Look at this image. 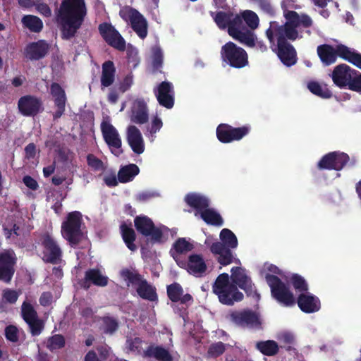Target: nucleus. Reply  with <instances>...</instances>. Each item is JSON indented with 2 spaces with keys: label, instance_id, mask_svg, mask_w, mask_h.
Wrapping results in <instances>:
<instances>
[{
  "label": "nucleus",
  "instance_id": "obj_1",
  "mask_svg": "<svg viewBox=\"0 0 361 361\" xmlns=\"http://www.w3.org/2000/svg\"><path fill=\"white\" fill-rule=\"evenodd\" d=\"M286 22L281 25L274 23L266 30L269 42L274 45L277 42L276 54L283 65L290 67L297 63V52L288 40L295 41L301 38L298 28H310L313 25L312 19L305 13L298 14L295 11H288L284 13Z\"/></svg>",
  "mask_w": 361,
  "mask_h": 361
},
{
  "label": "nucleus",
  "instance_id": "obj_2",
  "mask_svg": "<svg viewBox=\"0 0 361 361\" xmlns=\"http://www.w3.org/2000/svg\"><path fill=\"white\" fill-rule=\"evenodd\" d=\"M231 279L227 273L219 274L216 279L212 290L221 303L226 305H233L235 302H240L243 299V294L238 290L237 286L243 290L248 297L257 300L259 299V294L257 292L255 284L251 278L247 274L245 269L240 267H233L231 270Z\"/></svg>",
  "mask_w": 361,
  "mask_h": 361
},
{
  "label": "nucleus",
  "instance_id": "obj_3",
  "mask_svg": "<svg viewBox=\"0 0 361 361\" xmlns=\"http://www.w3.org/2000/svg\"><path fill=\"white\" fill-rule=\"evenodd\" d=\"M87 15L85 0H62L59 11L61 38L70 39L80 28Z\"/></svg>",
  "mask_w": 361,
  "mask_h": 361
},
{
  "label": "nucleus",
  "instance_id": "obj_4",
  "mask_svg": "<svg viewBox=\"0 0 361 361\" xmlns=\"http://www.w3.org/2000/svg\"><path fill=\"white\" fill-rule=\"evenodd\" d=\"M82 223L81 213L74 211L68 213L61 224V235L71 247L77 246L84 238L81 230Z\"/></svg>",
  "mask_w": 361,
  "mask_h": 361
},
{
  "label": "nucleus",
  "instance_id": "obj_5",
  "mask_svg": "<svg viewBox=\"0 0 361 361\" xmlns=\"http://www.w3.org/2000/svg\"><path fill=\"white\" fill-rule=\"evenodd\" d=\"M220 54L222 62L231 68L240 69L249 64L247 51L233 42L223 45Z\"/></svg>",
  "mask_w": 361,
  "mask_h": 361
},
{
  "label": "nucleus",
  "instance_id": "obj_6",
  "mask_svg": "<svg viewBox=\"0 0 361 361\" xmlns=\"http://www.w3.org/2000/svg\"><path fill=\"white\" fill-rule=\"evenodd\" d=\"M266 281L271 289V294L273 298L277 302L289 307L295 305V300L293 293L289 287L285 284L279 277L276 275L267 274Z\"/></svg>",
  "mask_w": 361,
  "mask_h": 361
},
{
  "label": "nucleus",
  "instance_id": "obj_7",
  "mask_svg": "<svg viewBox=\"0 0 361 361\" xmlns=\"http://www.w3.org/2000/svg\"><path fill=\"white\" fill-rule=\"evenodd\" d=\"M134 225L139 233L145 237H149V240L152 244H160L164 242L161 228L157 227L147 216H137L134 219Z\"/></svg>",
  "mask_w": 361,
  "mask_h": 361
},
{
  "label": "nucleus",
  "instance_id": "obj_8",
  "mask_svg": "<svg viewBox=\"0 0 361 361\" xmlns=\"http://www.w3.org/2000/svg\"><path fill=\"white\" fill-rule=\"evenodd\" d=\"M121 18L129 22L133 31L141 39H145L147 35V22L144 16L136 9L132 7H125L120 10Z\"/></svg>",
  "mask_w": 361,
  "mask_h": 361
},
{
  "label": "nucleus",
  "instance_id": "obj_9",
  "mask_svg": "<svg viewBox=\"0 0 361 361\" xmlns=\"http://www.w3.org/2000/svg\"><path fill=\"white\" fill-rule=\"evenodd\" d=\"M229 320L235 326L251 329H261L262 322L259 315L250 310H235L228 315Z\"/></svg>",
  "mask_w": 361,
  "mask_h": 361
},
{
  "label": "nucleus",
  "instance_id": "obj_10",
  "mask_svg": "<svg viewBox=\"0 0 361 361\" xmlns=\"http://www.w3.org/2000/svg\"><path fill=\"white\" fill-rule=\"evenodd\" d=\"M250 130L248 125L235 128L226 123H221L217 126L216 133L221 143H231L243 139L249 134Z\"/></svg>",
  "mask_w": 361,
  "mask_h": 361
},
{
  "label": "nucleus",
  "instance_id": "obj_11",
  "mask_svg": "<svg viewBox=\"0 0 361 361\" xmlns=\"http://www.w3.org/2000/svg\"><path fill=\"white\" fill-rule=\"evenodd\" d=\"M98 30L104 40L109 46L120 51L126 50V40L111 23H102L99 24Z\"/></svg>",
  "mask_w": 361,
  "mask_h": 361
},
{
  "label": "nucleus",
  "instance_id": "obj_12",
  "mask_svg": "<svg viewBox=\"0 0 361 361\" xmlns=\"http://www.w3.org/2000/svg\"><path fill=\"white\" fill-rule=\"evenodd\" d=\"M349 156L344 152L334 151L324 155L317 163L319 170L341 171L349 161Z\"/></svg>",
  "mask_w": 361,
  "mask_h": 361
},
{
  "label": "nucleus",
  "instance_id": "obj_13",
  "mask_svg": "<svg viewBox=\"0 0 361 361\" xmlns=\"http://www.w3.org/2000/svg\"><path fill=\"white\" fill-rule=\"evenodd\" d=\"M101 130L111 152L116 157L120 156L123 151L121 149L122 141L118 130L113 125L105 121L101 124Z\"/></svg>",
  "mask_w": 361,
  "mask_h": 361
},
{
  "label": "nucleus",
  "instance_id": "obj_14",
  "mask_svg": "<svg viewBox=\"0 0 361 361\" xmlns=\"http://www.w3.org/2000/svg\"><path fill=\"white\" fill-rule=\"evenodd\" d=\"M159 104L171 109L175 104V92L173 84L169 81L160 82L153 90Z\"/></svg>",
  "mask_w": 361,
  "mask_h": 361
},
{
  "label": "nucleus",
  "instance_id": "obj_15",
  "mask_svg": "<svg viewBox=\"0 0 361 361\" xmlns=\"http://www.w3.org/2000/svg\"><path fill=\"white\" fill-rule=\"evenodd\" d=\"M41 245L44 249V257L47 262L55 264L59 262L62 251L54 238L46 233L41 237Z\"/></svg>",
  "mask_w": 361,
  "mask_h": 361
},
{
  "label": "nucleus",
  "instance_id": "obj_16",
  "mask_svg": "<svg viewBox=\"0 0 361 361\" xmlns=\"http://www.w3.org/2000/svg\"><path fill=\"white\" fill-rule=\"evenodd\" d=\"M19 112L24 116L34 117L43 110L41 99L33 95L21 97L18 102Z\"/></svg>",
  "mask_w": 361,
  "mask_h": 361
},
{
  "label": "nucleus",
  "instance_id": "obj_17",
  "mask_svg": "<svg viewBox=\"0 0 361 361\" xmlns=\"http://www.w3.org/2000/svg\"><path fill=\"white\" fill-rule=\"evenodd\" d=\"M16 257L13 251L0 253V281L9 283L14 274Z\"/></svg>",
  "mask_w": 361,
  "mask_h": 361
},
{
  "label": "nucleus",
  "instance_id": "obj_18",
  "mask_svg": "<svg viewBox=\"0 0 361 361\" xmlns=\"http://www.w3.org/2000/svg\"><path fill=\"white\" fill-rule=\"evenodd\" d=\"M210 16L212 17L217 27L221 30L227 28L228 33L231 27H236L240 24V19L238 16L230 11H210Z\"/></svg>",
  "mask_w": 361,
  "mask_h": 361
},
{
  "label": "nucleus",
  "instance_id": "obj_19",
  "mask_svg": "<svg viewBox=\"0 0 361 361\" xmlns=\"http://www.w3.org/2000/svg\"><path fill=\"white\" fill-rule=\"evenodd\" d=\"M232 249L233 248L224 247V245L221 244L220 242H214L209 247L210 252L214 256H216L218 263L224 267L233 262L240 263L239 259L234 257Z\"/></svg>",
  "mask_w": 361,
  "mask_h": 361
},
{
  "label": "nucleus",
  "instance_id": "obj_20",
  "mask_svg": "<svg viewBox=\"0 0 361 361\" xmlns=\"http://www.w3.org/2000/svg\"><path fill=\"white\" fill-rule=\"evenodd\" d=\"M357 71L351 68L345 63H341L334 67L331 75L334 83L340 88L346 87L351 76L355 75Z\"/></svg>",
  "mask_w": 361,
  "mask_h": 361
},
{
  "label": "nucleus",
  "instance_id": "obj_21",
  "mask_svg": "<svg viewBox=\"0 0 361 361\" xmlns=\"http://www.w3.org/2000/svg\"><path fill=\"white\" fill-rule=\"evenodd\" d=\"M49 44L43 39L30 42L25 48V56L31 61H38L44 58L49 53Z\"/></svg>",
  "mask_w": 361,
  "mask_h": 361
},
{
  "label": "nucleus",
  "instance_id": "obj_22",
  "mask_svg": "<svg viewBox=\"0 0 361 361\" xmlns=\"http://www.w3.org/2000/svg\"><path fill=\"white\" fill-rule=\"evenodd\" d=\"M50 94L54 97L56 111L53 114V118L56 120L61 117L66 109L67 101L65 90L57 82H52L50 86Z\"/></svg>",
  "mask_w": 361,
  "mask_h": 361
},
{
  "label": "nucleus",
  "instance_id": "obj_23",
  "mask_svg": "<svg viewBox=\"0 0 361 361\" xmlns=\"http://www.w3.org/2000/svg\"><path fill=\"white\" fill-rule=\"evenodd\" d=\"M130 120L132 123L142 125L149 121V109L143 99H137L130 109Z\"/></svg>",
  "mask_w": 361,
  "mask_h": 361
},
{
  "label": "nucleus",
  "instance_id": "obj_24",
  "mask_svg": "<svg viewBox=\"0 0 361 361\" xmlns=\"http://www.w3.org/2000/svg\"><path fill=\"white\" fill-rule=\"evenodd\" d=\"M241 23L236 27H231L229 35L235 40L238 41L241 44L248 47H254L256 46L257 37L252 30L246 27H240Z\"/></svg>",
  "mask_w": 361,
  "mask_h": 361
},
{
  "label": "nucleus",
  "instance_id": "obj_25",
  "mask_svg": "<svg viewBox=\"0 0 361 361\" xmlns=\"http://www.w3.org/2000/svg\"><path fill=\"white\" fill-rule=\"evenodd\" d=\"M297 304L300 310L307 314L317 312L321 308L319 298L308 292L300 293L298 296Z\"/></svg>",
  "mask_w": 361,
  "mask_h": 361
},
{
  "label": "nucleus",
  "instance_id": "obj_26",
  "mask_svg": "<svg viewBox=\"0 0 361 361\" xmlns=\"http://www.w3.org/2000/svg\"><path fill=\"white\" fill-rule=\"evenodd\" d=\"M127 142L134 153L140 154L144 152V140L140 130L135 126L128 127Z\"/></svg>",
  "mask_w": 361,
  "mask_h": 361
},
{
  "label": "nucleus",
  "instance_id": "obj_27",
  "mask_svg": "<svg viewBox=\"0 0 361 361\" xmlns=\"http://www.w3.org/2000/svg\"><path fill=\"white\" fill-rule=\"evenodd\" d=\"M183 267H187L188 271L195 276H202L207 269L204 258L199 254L190 255Z\"/></svg>",
  "mask_w": 361,
  "mask_h": 361
},
{
  "label": "nucleus",
  "instance_id": "obj_28",
  "mask_svg": "<svg viewBox=\"0 0 361 361\" xmlns=\"http://www.w3.org/2000/svg\"><path fill=\"white\" fill-rule=\"evenodd\" d=\"M166 293L169 299L173 302H180L181 304H187L193 300L190 294H183L182 286L177 282L166 286Z\"/></svg>",
  "mask_w": 361,
  "mask_h": 361
},
{
  "label": "nucleus",
  "instance_id": "obj_29",
  "mask_svg": "<svg viewBox=\"0 0 361 361\" xmlns=\"http://www.w3.org/2000/svg\"><path fill=\"white\" fill-rule=\"evenodd\" d=\"M193 248V245L187 241L185 238H179L173 243L170 254L177 264L180 267H183L185 265V262L179 260L180 255L191 251Z\"/></svg>",
  "mask_w": 361,
  "mask_h": 361
},
{
  "label": "nucleus",
  "instance_id": "obj_30",
  "mask_svg": "<svg viewBox=\"0 0 361 361\" xmlns=\"http://www.w3.org/2000/svg\"><path fill=\"white\" fill-rule=\"evenodd\" d=\"M184 200L188 206L196 210L195 216H197V212L200 214L202 211L209 207V199L198 193H188L185 196Z\"/></svg>",
  "mask_w": 361,
  "mask_h": 361
},
{
  "label": "nucleus",
  "instance_id": "obj_31",
  "mask_svg": "<svg viewBox=\"0 0 361 361\" xmlns=\"http://www.w3.org/2000/svg\"><path fill=\"white\" fill-rule=\"evenodd\" d=\"M133 83V75H127L119 83L118 87H114L109 90L108 101L111 104H116L118 100L120 93H124L128 91L132 86Z\"/></svg>",
  "mask_w": 361,
  "mask_h": 361
},
{
  "label": "nucleus",
  "instance_id": "obj_32",
  "mask_svg": "<svg viewBox=\"0 0 361 361\" xmlns=\"http://www.w3.org/2000/svg\"><path fill=\"white\" fill-rule=\"evenodd\" d=\"M100 78L102 88L110 87L115 81L116 68L111 61H106L102 64Z\"/></svg>",
  "mask_w": 361,
  "mask_h": 361
},
{
  "label": "nucleus",
  "instance_id": "obj_33",
  "mask_svg": "<svg viewBox=\"0 0 361 361\" xmlns=\"http://www.w3.org/2000/svg\"><path fill=\"white\" fill-rule=\"evenodd\" d=\"M317 54L325 66H330L336 61V48L327 44L317 47Z\"/></svg>",
  "mask_w": 361,
  "mask_h": 361
},
{
  "label": "nucleus",
  "instance_id": "obj_34",
  "mask_svg": "<svg viewBox=\"0 0 361 361\" xmlns=\"http://www.w3.org/2000/svg\"><path fill=\"white\" fill-rule=\"evenodd\" d=\"M136 291L138 295L144 300L152 302L158 300L156 288L149 284L146 279L141 281L140 283L137 286Z\"/></svg>",
  "mask_w": 361,
  "mask_h": 361
},
{
  "label": "nucleus",
  "instance_id": "obj_35",
  "mask_svg": "<svg viewBox=\"0 0 361 361\" xmlns=\"http://www.w3.org/2000/svg\"><path fill=\"white\" fill-rule=\"evenodd\" d=\"M139 172L140 169L135 164L122 166L118 172V180L122 183L132 181Z\"/></svg>",
  "mask_w": 361,
  "mask_h": 361
},
{
  "label": "nucleus",
  "instance_id": "obj_36",
  "mask_svg": "<svg viewBox=\"0 0 361 361\" xmlns=\"http://www.w3.org/2000/svg\"><path fill=\"white\" fill-rule=\"evenodd\" d=\"M145 356L154 357L159 361H172L173 357L168 350L161 346L149 345L145 352Z\"/></svg>",
  "mask_w": 361,
  "mask_h": 361
},
{
  "label": "nucleus",
  "instance_id": "obj_37",
  "mask_svg": "<svg viewBox=\"0 0 361 361\" xmlns=\"http://www.w3.org/2000/svg\"><path fill=\"white\" fill-rule=\"evenodd\" d=\"M202 219L209 225L220 227L224 224V219L214 209L207 207L200 213Z\"/></svg>",
  "mask_w": 361,
  "mask_h": 361
},
{
  "label": "nucleus",
  "instance_id": "obj_38",
  "mask_svg": "<svg viewBox=\"0 0 361 361\" xmlns=\"http://www.w3.org/2000/svg\"><path fill=\"white\" fill-rule=\"evenodd\" d=\"M236 16H238L241 20V25L240 27H245L243 24V22H245L247 27L252 30L258 27L259 20L258 16L254 11L251 10H245L240 14H236Z\"/></svg>",
  "mask_w": 361,
  "mask_h": 361
},
{
  "label": "nucleus",
  "instance_id": "obj_39",
  "mask_svg": "<svg viewBox=\"0 0 361 361\" xmlns=\"http://www.w3.org/2000/svg\"><path fill=\"white\" fill-rule=\"evenodd\" d=\"M85 279L97 286L104 287L108 284L109 279L104 276L98 269H89L85 271Z\"/></svg>",
  "mask_w": 361,
  "mask_h": 361
},
{
  "label": "nucleus",
  "instance_id": "obj_40",
  "mask_svg": "<svg viewBox=\"0 0 361 361\" xmlns=\"http://www.w3.org/2000/svg\"><path fill=\"white\" fill-rule=\"evenodd\" d=\"M120 228L123 240L127 247L131 251L136 250L137 246L134 243L136 234L133 228L127 226L125 223L121 225Z\"/></svg>",
  "mask_w": 361,
  "mask_h": 361
},
{
  "label": "nucleus",
  "instance_id": "obj_41",
  "mask_svg": "<svg viewBox=\"0 0 361 361\" xmlns=\"http://www.w3.org/2000/svg\"><path fill=\"white\" fill-rule=\"evenodd\" d=\"M21 21L23 27L32 32H39L43 28L42 20L36 16L25 15L22 18Z\"/></svg>",
  "mask_w": 361,
  "mask_h": 361
},
{
  "label": "nucleus",
  "instance_id": "obj_42",
  "mask_svg": "<svg viewBox=\"0 0 361 361\" xmlns=\"http://www.w3.org/2000/svg\"><path fill=\"white\" fill-rule=\"evenodd\" d=\"M256 348L263 355L267 356L276 355L279 350L278 343L273 340L259 341L256 344Z\"/></svg>",
  "mask_w": 361,
  "mask_h": 361
},
{
  "label": "nucleus",
  "instance_id": "obj_43",
  "mask_svg": "<svg viewBox=\"0 0 361 361\" xmlns=\"http://www.w3.org/2000/svg\"><path fill=\"white\" fill-rule=\"evenodd\" d=\"M219 238L221 244L224 247L235 249L238 247V242L236 235L228 228H224L221 231Z\"/></svg>",
  "mask_w": 361,
  "mask_h": 361
},
{
  "label": "nucleus",
  "instance_id": "obj_44",
  "mask_svg": "<svg viewBox=\"0 0 361 361\" xmlns=\"http://www.w3.org/2000/svg\"><path fill=\"white\" fill-rule=\"evenodd\" d=\"M308 90L314 94L323 99H329L332 97V92L327 87H323L318 82L311 81L307 84Z\"/></svg>",
  "mask_w": 361,
  "mask_h": 361
},
{
  "label": "nucleus",
  "instance_id": "obj_45",
  "mask_svg": "<svg viewBox=\"0 0 361 361\" xmlns=\"http://www.w3.org/2000/svg\"><path fill=\"white\" fill-rule=\"evenodd\" d=\"M121 276L124 280L128 281L133 285L138 286L141 281L144 280L142 276L135 270L128 268L123 269L121 271Z\"/></svg>",
  "mask_w": 361,
  "mask_h": 361
},
{
  "label": "nucleus",
  "instance_id": "obj_46",
  "mask_svg": "<svg viewBox=\"0 0 361 361\" xmlns=\"http://www.w3.org/2000/svg\"><path fill=\"white\" fill-rule=\"evenodd\" d=\"M66 345V340L61 334H54L48 338L47 348L50 351L63 348Z\"/></svg>",
  "mask_w": 361,
  "mask_h": 361
},
{
  "label": "nucleus",
  "instance_id": "obj_47",
  "mask_svg": "<svg viewBox=\"0 0 361 361\" xmlns=\"http://www.w3.org/2000/svg\"><path fill=\"white\" fill-rule=\"evenodd\" d=\"M290 282L295 290L300 293H305L308 290V285L305 279L298 274H293L290 278Z\"/></svg>",
  "mask_w": 361,
  "mask_h": 361
},
{
  "label": "nucleus",
  "instance_id": "obj_48",
  "mask_svg": "<svg viewBox=\"0 0 361 361\" xmlns=\"http://www.w3.org/2000/svg\"><path fill=\"white\" fill-rule=\"evenodd\" d=\"M21 315L25 322L38 317L37 312L34 307L26 301H24L22 304Z\"/></svg>",
  "mask_w": 361,
  "mask_h": 361
},
{
  "label": "nucleus",
  "instance_id": "obj_49",
  "mask_svg": "<svg viewBox=\"0 0 361 361\" xmlns=\"http://www.w3.org/2000/svg\"><path fill=\"white\" fill-rule=\"evenodd\" d=\"M335 48L336 58L338 56L342 59L348 61L349 63H350L356 52L355 51L342 44L336 45Z\"/></svg>",
  "mask_w": 361,
  "mask_h": 361
},
{
  "label": "nucleus",
  "instance_id": "obj_50",
  "mask_svg": "<svg viewBox=\"0 0 361 361\" xmlns=\"http://www.w3.org/2000/svg\"><path fill=\"white\" fill-rule=\"evenodd\" d=\"M163 65V53L160 47H155L152 49V68L154 72L159 71Z\"/></svg>",
  "mask_w": 361,
  "mask_h": 361
},
{
  "label": "nucleus",
  "instance_id": "obj_51",
  "mask_svg": "<svg viewBox=\"0 0 361 361\" xmlns=\"http://www.w3.org/2000/svg\"><path fill=\"white\" fill-rule=\"evenodd\" d=\"M26 323L30 328V334L33 336H37L41 334L44 328V321L38 317H37V319L30 320Z\"/></svg>",
  "mask_w": 361,
  "mask_h": 361
},
{
  "label": "nucleus",
  "instance_id": "obj_52",
  "mask_svg": "<svg viewBox=\"0 0 361 361\" xmlns=\"http://www.w3.org/2000/svg\"><path fill=\"white\" fill-rule=\"evenodd\" d=\"M226 350L225 344L219 341L212 343L208 349L207 353L212 357H217L221 355Z\"/></svg>",
  "mask_w": 361,
  "mask_h": 361
},
{
  "label": "nucleus",
  "instance_id": "obj_53",
  "mask_svg": "<svg viewBox=\"0 0 361 361\" xmlns=\"http://www.w3.org/2000/svg\"><path fill=\"white\" fill-rule=\"evenodd\" d=\"M104 323V332L106 334H112L118 328V324L117 321L110 317H105L103 318Z\"/></svg>",
  "mask_w": 361,
  "mask_h": 361
},
{
  "label": "nucleus",
  "instance_id": "obj_54",
  "mask_svg": "<svg viewBox=\"0 0 361 361\" xmlns=\"http://www.w3.org/2000/svg\"><path fill=\"white\" fill-rule=\"evenodd\" d=\"M87 165L91 169H92L94 171L104 170V166L103 161L92 154H87Z\"/></svg>",
  "mask_w": 361,
  "mask_h": 361
},
{
  "label": "nucleus",
  "instance_id": "obj_55",
  "mask_svg": "<svg viewBox=\"0 0 361 361\" xmlns=\"http://www.w3.org/2000/svg\"><path fill=\"white\" fill-rule=\"evenodd\" d=\"M5 337L6 338L13 343L18 341V328L12 324L7 326L5 328Z\"/></svg>",
  "mask_w": 361,
  "mask_h": 361
},
{
  "label": "nucleus",
  "instance_id": "obj_56",
  "mask_svg": "<svg viewBox=\"0 0 361 361\" xmlns=\"http://www.w3.org/2000/svg\"><path fill=\"white\" fill-rule=\"evenodd\" d=\"M348 88L352 91L361 92V73H357L351 76Z\"/></svg>",
  "mask_w": 361,
  "mask_h": 361
},
{
  "label": "nucleus",
  "instance_id": "obj_57",
  "mask_svg": "<svg viewBox=\"0 0 361 361\" xmlns=\"http://www.w3.org/2000/svg\"><path fill=\"white\" fill-rule=\"evenodd\" d=\"M142 340L139 337L128 338L126 340V347L131 352H140Z\"/></svg>",
  "mask_w": 361,
  "mask_h": 361
},
{
  "label": "nucleus",
  "instance_id": "obj_58",
  "mask_svg": "<svg viewBox=\"0 0 361 361\" xmlns=\"http://www.w3.org/2000/svg\"><path fill=\"white\" fill-rule=\"evenodd\" d=\"M3 299L10 303V304H14L16 302L18 298V293L17 291L11 289H5L3 291Z\"/></svg>",
  "mask_w": 361,
  "mask_h": 361
},
{
  "label": "nucleus",
  "instance_id": "obj_59",
  "mask_svg": "<svg viewBox=\"0 0 361 361\" xmlns=\"http://www.w3.org/2000/svg\"><path fill=\"white\" fill-rule=\"evenodd\" d=\"M163 126L162 121L157 116H154L151 122L150 127L148 130L151 135L157 133Z\"/></svg>",
  "mask_w": 361,
  "mask_h": 361
},
{
  "label": "nucleus",
  "instance_id": "obj_60",
  "mask_svg": "<svg viewBox=\"0 0 361 361\" xmlns=\"http://www.w3.org/2000/svg\"><path fill=\"white\" fill-rule=\"evenodd\" d=\"M37 11L45 17H49L51 15V11L49 6L44 2H36L35 5Z\"/></svg>",
  "mask_w": 361,
  "mask_h": 361
},
{
  "label": "nucleus",
  "instance_id": "obj_61",
  "mask_svg": "<svg viewBox=\"0 0 361 361\" xmlns=\"http://www.w3.org/2000/svg\"><path fill=\"white\" fill-rule=\"evenodd\" d=\"M23 182L28 188L32 190H36L39 188L37 180L30 176H25Z\"/></svg>",
  "mask_w": 361,
  "mask_h": 361
},
{
  "label": "nucleus",
  "instance_id": "obj_62",
  "mask_svg": "<svg viewBox=\"0 0 361 361\" xmlns=\"http://www.w3.org/2000/svg\"><path fill=\"white\" fill-rule=\"evenodd\" d=\"M260 8L267 13L273 16L275 13L274 9L268 0H259Z\"/></svg>",
  "mask_w": 361,
  "mask_h": 361
},
{
  "label": "nucleus",
  "instance_id": "obj_63",
  "mask_svg": "<svg viewBox=\"0 0 361 361\" xmlns=\"http://www.w3.org/2000/svg\"><path fill=\"white\" fill-rule=\"evenodd\" d=\"M52 298V294L50 292H44L39 298V303L44 307L48 306L51 303Z\"/></svg>",
  "mask_w": 361,
  "mask_h": 361
},
{
  "label": "nucleus",
  "instance_id": "obj_64",
  "mask_svg": "<svg viewBox=\"0 0 361 361\" xmlns=\"http://www.w3.org/2000/svg\"><path fill=\"white\" fill-rule=\"evenodd\" d=\"M25 153L27 159H32L36 154V146L34 143H30L25 147Z\"/></svg>",
  "mask_w": 361,
  "mask_h": 361
}]
</instances>
